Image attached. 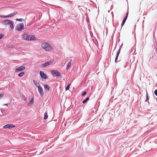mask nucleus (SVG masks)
<instances>
[{
	"label": "nucleus",
	"instance_id": "nucleus-26",
	"mask_svg": "<svg viewBox=\"0 0 157 157\" xmlns=\"http://www.w3.org/2000/svg\"><path fill=\"white\" fill-rule=\"evenodd\" d=\"M86 93H87L86 91H85V92H83L82 93V96H83L85 95L86 94Z\"/></svg>",
	"mask_w": 157,
	"mask_h": 157
},
{
	"label": "nucleus",
	"instance_id": "nucleus-18",
	"mask_svg": "<svg viewBox=\"0 0 157 157\" xmlns=\"http://www.w3.org/2000/svg\"><path fill=\"white\" fill-rule=\"evenodd\" d=\"M48 115L47 113V112H45L44 114V119L45 120H46L48 118Z\"/></svg>",
	"mask_w": 157,
	"mask_h": 157
},
{
	"label": "nucleus",
	"instance_id": "nucleus-23",
	"mask_svg": "<svg viewBox=\"0 0 157 157\" xmlns=\"http://www.w3.org/2000/svg\"><path fill=\"white\" fill-rule=\"evenodd\" d=\"M70 84H69L67 86V87L65 88V90H67L70 88Z\"/></svg>",
	"mask_w": 157,
	"mask_h": 157
},
{
	"label": "nucleus",
	"instance_id": "nucleus-13",
	"mask_svg": "<svg viewBox=\"0 0 157 157\" xmlns=\"http://www.w3.org/2000/svg\"><path fill=\"white\" fill-rule=\"evenodd\" d=\"M71 61L72 60L71 59L69 61V62L67 63V70H68V69L71 66Z\"/></svg>",
	"mask_w": 157,
	"mask_h": 157
},
{
	"label": "nucleus",
	"instance_id": "nucleus-2",
	"mask_svg": "<svg viewBox=\"0 0 157 157\" xmlns=\"http://www.w3.org/2000/svg\"><path fill=\"white\" fill-rule=\"evenodd\" d=\"M42 48L46 51H49L51 50L52 47L48 43L46 42H44L41 44Z\"/></svg>",
	"mask_w": 157,
	"mask_h": 157
},
{
	"label": "nucleus",
	"instance_id": "nucleus-22",
	"mask_svg": "<svg viewBox=\"0 0 157 157\" xmlns=\"http://www.w3.org/2000/svg\"><path fill=\"white\" fill-rule=\"evenodd\" d=\"M16 21L21 22L23 21L24 20L23 19H16Z\"/></svg>",
	"mask_w": 157,
	"mask_h": 157
},
{
	"label": "nucleus",
	"instance_id": "nucleus-15",
	"mask_svg": "<svg viewBox=\"0 0 157 157\" xmlns=\"http://www.w3.org/2000/svg\"><path fill=\"white\" fill-rule=\"evenodd\" d=\"M34 102V99L33 98H32L31 100L29 101V103L28 104V106H31L33 104Z\"/></svg>",
	"mask_w": 157,
	"mask_h": 157
},
{
	"label": "nucleus",
	"instance_id": "nucleus-25",
	"mask_svg": "<svg viewBox=\"0 0 157 157\" xmlns=\"http://www.w3.org/2000/svg\"><path fill=\"white\" fill-rule=\"evenodd\" d=\"M148 100H149L148 97V95H147V92L146 99V101H148Z\"/></svg>",
	"mask_w": 157,
	"mask_h": 157
},
{
	"label": "nucleus",
	"instance_id": "nucleus-14",
	"mask_svg": "<svg viewBox=\"0 0 157 157\" xmlns=\"http://www.w3.org/2000/svg\"><path fill=\"white\" fill-rule=\"evenodd\" d=\"M33 83L34 84V85L36 86L38 88V87H39L41 86L39 83V82H37L35 80L33 81Z\"/></svg>",
	"mask_w": 157,
	"mask_h": 157
},
{
	"label": "nucleus",
	"instance_id": "nucleus-29",
	"mask_svg": "<svg viewBox=\"0 0 157 157\" xmlns=\"http://www.w3.org/2000/svg\"><path fill=\"white\" fill-rule=\"evenodd\" d=\"M80 7H81V9L82 10L84 9V7L83 6H81Z\"/></svg>",
	"mask_w": 157,
	"mask_h": 157
},
{
	"label": "nucleus",
	"instance_id": "nucleus-19",
	"mask_svg": "<svg viewBox=\"0 0 157 157\" xmlns=\"http://www.w3.org/2000/svg\"><path fill=\"white\" fill-rule=\"evenodd\" d=\"M25 74V73L24 72H22L20 73L18 75V76L19 77L22 76Z\"/></svg>",
	"mask_w": 157,
	"mask_h": 157
},
{
	"label": "nucleus",
	"instance_id": "nucleus-32",
	"mask_svg": "<svg viewBox=\"0 0 157 157\" xmlns=\"http://www.w3.org/2000/svg\"><path fill=\"white\" fill-rule=\"evenodd\" d=\"M111 14L112 15V17H113V18L114 16H113V12H111Z\"/></svg>",
	"mask_w": 157,
	"mask_h": 157
},
{
	"label": "nucleus",
	"instance_id": "nucleus-27",
	"mask_svg": "<svg viewBox=\"0 0 157 157\" xmlns=\"http://www.w3.org/2000/svg\"><path fill=\"white\" fill-rule=\"evenodd\" d=\"M4 94H0V99L2 98Z\"/></svg>",
	"mask_w": 157,
	"mask_h": 157
},
{
	"label": "nucleus",
	"instance_id": "nucleus-17",
	"mask_svg": "<svg viewBox=\"0 0 157 157\" xmlns=\"http://www.w3.org/2000/svg\"><path fill=\"white\" fill-rule=\"evenodd\" d=\"M44 87L46 90H49L50 88L49 86L48 85H44Z\"/></svg>",
	"mask_w": 157,
	"mask_h": 157
},
{
	"label": "nucleus",
	"instance_id": "nucleus-24",
	"mask_svg": "<svg viewBox=\"0 0 157 157\" xmlns=\"http://www.w3.org/2000/svg\"><path fill=\"white\" fill-rule=\"evenodd\" d=\"M4 35L3 34H0V39H2L4 37Z\"/></svg>",
	"mask_w": 157,
	"mask_h": 157
},
{
	"label": "nucleus",
	"instance_id": "nucleus-6",
	"mask_svg": "<svg viewBox=\"0 0 157 157\" xmlns=\"http://www.w3.org/2000/svg\"><path fill=\"white\" fill-rule=\"evenodd\" d=\"M53 60H50L49 61H47L45 63H44L42 64L41 66V67H46L49 65L53 63Z\"/></svg>",
	"mask_w": 157,
	"mask_h": 157
},
{
	"label": "nucleus",
	"instance_id": "nucleus-10",
	"mask_svg": "<svg viewBox=\"0 0 157 157\" xmlns=\"http://www.w3.org/2000/svg\"><path fill=\"white\" fill-rule=\"evenodd\" d=\"M40 75L41 77L44 79H46L47 78L46 75L42 71H40Z\"/></svg>",
	"mask_w": 157,
	"mask_h": 157
},
{
	"label": "nucleus",
	"instance_id": "nucleus-33",
	"mask_svg": "<svg viewBox=\"0 0 157 157\" xmlns=\"http://www.w3.org/2000/svg\"><path fill=\"white\" fill-rule=\"evenodd\" d=\"M113 6L112 5L110 8V10H111L113 9Z\"/></svg>",
	"mask_w": 157,
	"mask_h": 157
},
{
	"label": "nucleus",
	"instance_id": "nucleus-30",
	"mask_svg": "<svg viewBox=\"0 0 157 157\" xmlns=\"http://www.w3.org/2000/svg\"><path fill=\"white\" fill-rule=\"evenodd\" d=\"M5 16H4V15H0V17H3V18L5 17Z\"/></svg>",
	"mask_w": 157,
	"mask_h": 157
},
{
	"label": "nucleus",
	"instance_id": "nucleus-31",
	"mask_svg": "<svg viewBox=\"0 0 157 157\" xmlns=\"http://www.w3.org/2000/svg\"><path fill=\"white\" fill-rule=\"evenodd\" d=\"M4 9H8L9 7H4Z\"/></svg>",
	"mask_w": 157,
	"mask_h": 157
},
{
	"label": "nucleus",
	"instance_id": "nucleus-35",
	"mask_svg": "<svg viewBox=\"0 0 157 157\" xmlns=\"http://www.w3.org/2000/svg\"><path fill=\"white\" fill-rule=\"evenodd\" d=\"M156 101H157V99H156Z\"/></svg>",
	"mask_w": 157,
	"mask_h": 157
},
{
	"label": "nucleus",
	"instance_id": "nucleus-3",
	"mask_svg": "<svg viewBox=\"0 0 157 157\" xmlns=\"http://www.w3.org/2000/svg\"><path fill=\"white\" fill-rule=\"evenodd\" d=\"M3 24L6 25H10L11 29H13L14 28L13 23L10 20H6L2 22Z\"/></svg>",
	"mask_w": 157,
	"mask_h": 157
},
{
	"label": "nucleus",
	"instance_id": "nucleus-34",
	"mask_svg": "<svg viewBox=\"0 0 157 157\" xmlns=\"http://www.w3.org/2000/svg\"><path fill=\"white\" fill-rule=\"evenodd\" d=\"M4 105H7V104H4Z\"/></svg>",
	"mask_w": 157,
	"mask_h": 157
},
{
	"label": "nucleus",
	"instance_id": "nucleus-4",
	"mask_svg": "<svg viewBox=\"0 0 157 157\" xmlns=\"http://www.w3.org/2000/svg\"><path fill=\"white\" fill-rule=\"evenodd\" d=\"M16 30L21 31L24 29V25L23 23H21L19 24L15 28Z\"/></svg>",
	"mask_w": 157,
	"mask_h": 157
},
{
	"label": "nucleus",
	"instance_id": "nucleus-28",
	"mask_svg": "<svg viewBox=\"0 0 157 157\" xmlns=\"http://www.w3.org/2000/svg\"><path fill=\"white\" fill-rule=\"evenodd\" d=\"M155 94L157 96V89L156 90L154 91Z\"/></svg>",
	"mask_w": 157,
	"mask_h": 157
},
{
	"label": "nucleus",
	"instance_id": "nucleus-1",
	"mask_svg": "<svg viewBox=\"0 0 157 157\" xmlns=\"http://www.w3.org/2000/svg\"><path fill=\"white\" fill-rule=\"evenodd\" d=\"M23 39L27 40H35L36 38L33 35H29L28 34L24 33L23 34Z\"/></svg>",
	"mask_w": 157,
	"mask_h": 157
},
{
	"label": "nucleus",
	"instance_id": "nucleus-12",
	"mask_svg": "<svg viewBox=\"0 0 157 157\" xmlns=\"http://www.w3.org/2000/svg\"><path fill=\"white\" fill-rule=\"evenodd\" d=\"M121 47V46L120 47ZM121 49V48H120L118 50V52L117 53V55H116V57L115 58V62H116V63L117 62V59H118V56H119L120 53Z\"/></svg>",
	"mask_w": 157,
	"mask_h": 157
},
{
	"label": "nucleus",
	"instance_id": "nucleus-11",
	"mask_svg": "<svg viewBox=\"0 0 157 157\" xmlns=\"http://www.w3.org/2000/svg\"><path fill=\"white\" fill-rule=\"evenodd\" d=\"M128 12L127 13V14H126V16L124 18V19H123V21L122 22V23L121 24V26H123L124 25V24L125 23V22L127 20V17H128Z\"/></svg>",
	"mask_w": 157,
	"mask_h": 157
},
{
	"label": "nucleus",
	"instance_id": "nucleus-9",
	"mask_svg": "<svg viewBox=\"0 0 157 157\" xmlns=\"http://www.w3.org/2000/svg\"><path fill=\"white\" fill-rule=\"evenodd\" d=\"M38 88L40 96L43 97L44 95V92L42 87L41 86L39 87Z\"/></svg>",
	"mask_w": 157,
	"mask_h": 157
},
{
	"label": "nucleus",
	"instance_id": "nucleus-20",
	"mask_svg": "<svg viewBox=\"0 0 157 157\" xmlns=\"http://www.w3.org/2000/svg\"><path fill=\"white\" fill-rule=\"evenodd\" d=\"M89 99V97L87 98L85 100H84V101H82V103L84 104L85 103H86L88 100Z\"/></svg>",
	"mask_w": 157,
	"mask_h": 157
},
{
	"label": "nucleus",
	"instance_id": "nucleus-16",
	"mask_svg": "<svg viewBox=\"0 0 157 157\" xmlns=\"http://www.w3.org/2000/svg\"><path fill=\"white\" fill-rule=\"evenodd\" d=\"M16 13H15V12H14L13 13H11L10 14H9L7 16H5V17H6L7 18V17H12L14 15H15Z\"/></svg>",
	"mask_w": 157,
	"mask_h": 157
},
{
	"label": "nucleus",
	"instance_id": "nucleus-5",
	"mask_svg": "<svg viewBox=\"0 0 157 157\" xmlns=\"http://www.w3.org/2000/svg\"><path fill=\"white\" fill-rule=\"evenodd\" d=\"M52 73L54 76L61 77L60 73L57 70H53L51 71Z\"/></svg>",
	"mask_w": 157,
	"mask_h": 157
},
{
	"label": "nucleus",
	"instance_id": "nucleus-7",
	"mask_svg": "<svg viewBox=\"0 0 157 157\" xmlns=\"http://www.w3.org/2000/svg\"><path fill=\"white\" fill-rule=\"evenodd\" d=\"M15 126L12 124H7L6 125H4L3 127V128H11L15 127Z\"/></svg>",
	"mask_w": 157,
	"mask_h": 157
},
{
	"label": "nucleus",
	"instance_id": "nucleus-8",
	"mask_svg": "<svg viewBox=\"0 0 157 157\" xmlns=\"http://www.w3.org/2000/svg\"><path fill=\"white\" fill-rule=\"evenodd\" d=\"M25 69V67L24 66H21L19 67L18 68H16L15 69L16 72H18L22 71H23Z\"/></svg>",
	"mask_w": 157,
	"mask_h": 157
},
{
	"label": "nucleus",
	"instance_id": "nucleus-21",
	"mask_svg": "<svg viewBox=\"0 0 157 157\" xmlns=\"http://www.w3.org/2000/svg\"><path fill=\"white\" fill-rule=\"evenodd\" d=\"M21 97H22V98L24 100V101H25L27 99V98H26L25 97V96L24 95H22V96H21Z\"/></svg>",
	"mask_w": 157,
	"mask_h": 157
}]
</instances>
